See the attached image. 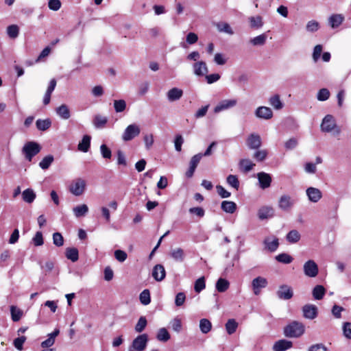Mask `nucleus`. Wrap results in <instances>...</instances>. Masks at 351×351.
Masks as SVG:
<instances>
[{
    "instance_id": "f257e3e1",
    "label": "nucleus",
    "mask_w": 351,
    "mask_h": 351,
    "mask_svg": "<svg viewBox=\"0 0 351 351\" xmlns=\"http://www.w3.org/2000/svg\"><path fill=\"white\" fill-rule=\"evenodd\" d=\"M304 325L298 321H293L284 328L285 335L291 338L299 337L304 333Z\"/></svg>"
},
{
    "instance_id": "f03ea898",
    "label": "nucleus",
    "mask_w": 351,
    "mask_h": 351,
    "mask_svg": "<svg viewBox=\"0 0 351 351\" xmlns=\"http://www.w3.org/2000/svg\"><path fill=\"white\" fill-rule=\"evenodd\" d=\"M40 149L41 147L38 143L30 141L24 145L22 152L25 154V158L31 161L32 158L40 152Z\"/></svg>"
},
{
    "instance_id": "7ed1b4c3",
    "label": "nucleus",
    "mask_w": 351,
    "mask_h": 351,
    "mask_svg": "<svg viewBox=\"0 0 351 351\" xmlns=\"http://www.w3.org/2000/svg\"><path fill=\"white\" fill-rule=\"evenodd\" d=\"M321 130L325 132H330L332 130H335L336 134H339L341 133V130L336 125V121L334 117L330 115H326L322 121L321 124Z\"/></svg>"
},
{
    "instance_id": "20e7f679",
    "label": "nucleus",
    "mask_w": 351,
    "mask_h": 351,
    "mask_svg": "<svg viewBox=\"0 0 351 351\" xmlns=\"http://www.w3.org/2000/svg\"><path fill=\"white\" fill-rule=\"evenodd\" d=\"M148 335L142 334L137 336L128 348V351H143L147 345Z\"/></svg>"
},
{
    "instance_id": "39448f33",
    "label": "nucleus",
    "mask_w": 351,
    "mask_h": 351,
    "mask_svg": "<svg viewBox=\"0 0 351 351\" xmlns=\"http://www.w3.org/2000/svg\"><path fill=\"white\" fill-rule=\"evenodd\" d=\"M140 133L141 128L137 124H130L125 129L122 134V140L125 142L132 141L138 136Z\"/></svg>"
},
{
    "instance_id": "423d86ee",
    "label": "nucleus",
    "mask_w": 351,
    "mask_h": 351,
    "mask_svg": "<svg viewBox=\"0 0 351 351\" xmlns=\"http://www.w3.org/2000/svg\"><path fill=\"white\" fill-rule=\"evenodd\" d=\"M238 100L237 99H223L218 103L214 108L215 113H219L234 108L237 104Z\"/></svg>"
},
{
    "instance_id": "0eeeda50",
    "label": "nucleus",
    "mask_w": 351,
    "mask_h": 351,
    "mask_svg": "<svg viewBox=\"0 0 351 351\" xmlns=\"http://www.w3.org/2000/svg\"><path fill=\"white\" fill-rule=\"evenodd\" d=\"M304 274L310 278L317 276L319 272V269L317 263L313 260L306 261L303 267Z\"/></svg>"
},
{
    "instance_id": "6e6552de",
    "label": "nucleus",
    "mask_w": 351,
    "mask_h": 351,
    "mask_svg": "<svg viewBox=\"0 0 351 351\" xmlns=\"http://www.w3.org/2000/svg\"><path fill=\"white\" fill-rule=\"evenodd\" d=\"M86 187V182L82 178H78L75 180L70 186V191L75 196L81 195Z\"/></svg>"
},
{
    "instance_id": "1a4fd4ad",
    "label": "nucleus",
    "mask_w": 351,
    "mask_h": 351,
    "mask_svg": "<svg viewBox=\"0 0 351 351\" xmlns=\"http://www.w3.org/2000/svg\"><path fill=\"white\" fill-rule=\"evenodd\" d=\"M268 285L267 280L262 276H258L252 280V287L254 293L258 295L261 293V289L265 288Z\"/></svg>"
},
{
    "instance_id": "9d476101",
    "label": "nucleus",
    "mask_w": 351,
    "mask_h": 351,
    "mask_svg": "<svg viewBox=\"0 0 351 351\" xmlns=\"http://www.w3.org/2000/svg\"><path fill=\"white\" fill-rule=\"evenodd\" d=\"M302 313L306 319H314L317 317L318 308L314 304H308L302 307Z\"/></svg>"
},
{
    "instance_id": "9b49d317",
    "label": "nucleus",
    "mask_w": 351,
    "mask_h": 351,
    "mask_svg": "<svg viewBox=\"0 0 351 351\" xmlns=\"http://www.w3.org/2000/svg\"><path fill=\"white\" fill-rule=\"evenodd\" d=\"M294 203V199L290 195H282L278 200V207L282 210L287 211L293 207Z\"/></svg>"
},
{
    "instance_id": "f8f14e48",
    "label": "nucleus",
    "mask_w": 351,
    "mask_h": 351,
    "mask_svg": "<svg viewBox=\"0 0 351 351\" xmlns=\"http://www.w3.org/2000/svg\"><path fill=\"white\" fill-rule=\"evenodd\" d=\"M278 298L287 300L291 299L293 295V292L291 287L283 285L280 286L279 289L276 292Z\"/></svg>"
},
{
    "instance_id": "ddd939ff",
    "label": "nucleus",
    "mask_w": 351,
    "mask_h": 351,
    "mask_svg": "<svg viewBox=\"0 0 351 351\" xmlns=\"http://www.w3.org/2000/svg\"><path fill=\"white\" fill-rule=\"evenodd\" d=\"M247 145L251 149H257L261 146V138L257 134H251L247 138Z\"/></svg>"
},
{
    "instance_id": "4468645a",
    "label": "nucleus",
    "mask_w": 351,
    "mask_h": 351,
    "mask_svg": "<svg viewBox=\"0 0 351 351\" xmlns=\"http://www.w3.org/2000/svg\"><path fill=\"white\" fill-rule=\"evenodd\" d=\"M257 178L262 189H265L271 186L272 181L271 176L265 172H260L257 173Z\"/></svg>"
},
{
    "instance_id": "2eb2a0df",
    "label": "nucleus",
    "mask_w": 351,
    "mask_h": 351,
    "mask_svg": "<svg viewBox=\"0 0 351 351\" xmlns=\"http://www.w3.org/2000/svg\"><path fill=\"white\" fill-rule=\"evenodd\" d=\"M193 73L197 76L206 75L208 72L206 63L204 61H197L193 64Z\"/></svg>"
},
{
    "instance_id": "dca6fc26",
    "label": "nucleus",
    "mask_w": 351,
    "mask_h": 351,
    "mask_svg": "<svg viewBox=\"0 0 351 351\" xmlns=\"http://www.w3.org/2000/svg\"><path fill=\"white\" fill-rule=\"evenodd\" d=\"M255 115L258 118L267 120L273 117V112L269 107L260 106L256 108Z\"/></svg>"
},
{
    "instance_id": "f3484780",
    "label": "nucleus",
    "mask_w": 351,
    "mask_h": 351,
    "mask_svg": "<svg viewBox=\"0 0 351 351\" xmlns=\"http://www.w3.org/2000/svg\"><path fill=\"white\" fill-rule=\"evenodd\" d=\"M308 199L314 203L317 202L322 197L321 191L315 187H308L306 191Z\"/></svg>"
},
{
    "instance_id": "a211bd4d",
    "label": "nucleus",
    "mask_w": 351,
    "mask_h": 351,
    "mask_svg": "<svg viewBox=\"0 0 351 351\" xmlns=\"http://www.w3.org/2000/svg\"><path fill=\"white\" fill-rule=\"evenodd\" d=\"M183 95V90L179 88H172L167 93V98L169 101L173 102L179 100Z\"/></svg>"
},
{
    "instance_id": "6ab92c4d",
    "label": "nucleus",
    "mask_w": 351,
    "mask_h": 351,
    "mask_svg": "<svg viewBox=\"0 0 351 351\" xmlns=\"http://www.w3.org/2000/svg\"><path fill=\"white\" fill-rule=\"evenodd\" d=\"M274 215V210L271 206H265L258 210V218L261 220L271 218Z\"/></svg>"
},
{
    "instance_id": "aec40b11",
    "label": "nucleus",
    "mask_w": 351,
    "mask_h": 351,
    "mask_svg": "<svg viewBox=\"0 0 351 351\" xmlns=\"http://www.w3.org/2000/svg\"><path fill=\"white\" fill-rule=\"evenodd\" d=\"M263 243L265 247L271 252H275L279 245L278 239L275 237H266L264 239Z\"/></svg>"
},
{
    "instance_id": "412c9836",
    "label": "nucleus",
    "mask_w": 351,
    "mask_h": 351,
    "mask_svg": "<svg viewBox=\"0 0 351 351\" xmlns=\"http://www.w3.org/2000/svg\"><path fill=\"white\" fill-rule=\"evenodd\" d=\"M165 269L162 265L158 264L154 266L152 276L156 281H162L165 278Z\"/></svg>"
},
{
    "instance_id": "4be33fe9",
    "label": "nucleus",
    "mask_w": 351,
    "mask_h": 351,
    "mask_svg": "<svg viewBox=\"0 0 351 351\" xmlns=\"http://www.w3.org/2000/svg\"><path fill=\"white\" fill-rule=\"evenodd\" d=\"M293 346L291 341L287 339H281L276 341L273 346L274 351H285Z\"/></svg>"
},
{
    "instance_id": "5701e85b",
    "label": "nucleus",
    "mask_w": 351,
    "mask_h": 351,
    "mask_svg": "<svg viewBox=\"0 0 351 351\" xmlns=\"http://www.w3.org/2000/svg\"><path fill=\"white\" fill-rule=\"evenodd\" d=\"M56 112L62 119H69L71 117V112L66 104H62L56 108Z\"/></svg>"
},
{
    "instance_id": "b1692460",
    "label": "nucleus",
    "mask_w": 351,
    "mask_h": 351,
    "mask_svg": "<svg viewBox=\"0 0 351 351\" xmlns=\"http://www.w3.org/2000/svg\"><path fill=\"white\" fill-rule=\"evenodd\" d=\"M236 203L232 201H223L221 204V208L226 213L232 214L237 210Z\"/></svg>"
},
{
    "instance_id": "393cba45",
    "label": "nucleus",
    "mask_w": 351,
    "mask_h": 351,
    "mask_svg": "<svg viewBox=\"0 0 351 351\" xmlns=\"http://www.w3.org/2000/svg\"><path fill=\"white\" fill-rule=\"evenodd\" d=\"M90 139L91 137L90 136L84 135L77 145L78 149L83 152H87L90 148Z\"/></svg>"
},
{
    "instance_id": "a878e982",
    "label": "nucleus",
    "mask_w": 351,
    "mask_h": 351,
    "mask_svg": "<svg viewBox=\"0 0 351 351\" xmlns=\"http://www.w3.org/2000/svg\"><path fill=\"white\" fill-rule=\"evenodd\" d=\"M344 17L341 14H332L330 16L328 22L332 28L338 27L343 21Z\"/></svg>"
},
{
    "instance_id": "bb28decb",
    "label": "nucleus",
    "mask_w": 351,
    "mask_h": 351,
    "mask_svg": "<svg viewBox=\"0 0 351 351\" xmlns=\"http://www.w3.org/2000/svg\"><path fill=\"white\" fill-rule=\"evenodd\" d=\"M36 193L32 189H27L22 193V197L24 202L31 204L36 199Z\"/></svg>"
},
{
    "instance_id": "cd10ccee",
    "label": "nucleus",
    "mask_w": 351,
    "mask_h": 351,
    "mask_svg": "<svg viewBox=\"0 0 351 351\" xmlns=\"http://www.w3.org/2000/svg\"><path fill=\"white\" fill-rule=\"evenodd\" d=\"M269 104L276 110H281L284 104L280 100V96L278 95H274L269 99Z\"/></svg>"
},
{
    "instance_id": "c85d7f7f",
    "label": "nucleus",
    "mask_w": 351,
    "mask_h": 351,
    "mask_svg": "<svg viewBox=\"0 0 351 351\" xmlns=\"http://www.w3.org/2000/svg\"><path fill=\"white\" fill-rule=\"evenodd\" d=\"M66 257L72 262H76L79 258L78 250L75 247H68L66 249Z\"/></svg>"
},
{
    "instance_id": "c756f323",
    "label": "nucleus",
    "mask_w": 351,
    "mask_h": 351,
    "mask_svg": "<svg viewBox=\"0 0 351 351\" xmlns=\"http://www.w3.org/2000/svg\"><path fill=\"white\" fill-rule=\"evenodd\" d=\"M170 255L175 261L179 262H182L185 257L184 252L180 247L172 250Z\"/></svg>"
},
{
    "instance_id": "7c9ffc66",
    "label": "nucleus",
    "mask_w": 351,
    "mask_h": 351,
    "mask_svg": "<svg viewBox=\"0 0 351 351\" xmlns=\"http://www.w3.org/2000/svg\"><path fill=\"white\" fill-rule=\"evenodd\" d=\"M215 26L219 32H223L228 35L234 34L232 27L226 22L217 23Z\"/></svg>"
},
{
    "instance_id": "2f4dec72",
    "label": "nucleus",
    "mask_w": 351,
    "mask_h": 351,
    "mask_svg": "<svg viewBox=\"0 0 351 351\" xmlns=\"http://www.w3.org/2000/svg\"><path fill=\"white\" fill-rule=\"evenodd\" d=\"M255 165L249 159H242L239 162V167L244 173L250 171Z\"/></svg>"
},
{
    "instance_id": "473e14b6",
    "label": "nucleus",
    "mask_w": 351,
    "mask_h": 351,
    "mask_svg": "<svg viewBox=\"0 0 351 351\" xmlns=\"http://www.w3.org/2000/svg\"><path fill=\"white\" fill-rule=\"evenodd\" d=\"M107 121L108 119L106 117L97 114L95 116L93 123L96 128H102L106 125Z\"/></svg>"
},
{
    "instance_id": "72a5a7b5",
    "label": "nucleus",
    "mask_w": 351,
    "mask_h": 351,
    "mask_svg": "<svg viewBox=\"0 0 351 351\" xmlns=\"http://www.w3.org/2000/svg\"><path fill=\"white\" fill-rule=\"evenodd\" d=\"M73 211L76 217H80L86 215L88 207L86 204H81L73 208Z\"/></svg>"
},
{
    "instance_id": "f704fd0d",
    "label": "nucleus",
    "mask_w": 351,
    "mask_h": 351,
    "mask_svg": "<svg viewBox=\"0 0 351 351\" xmlns=\"http://www.w3.org/2000/svg\"><path fill=\"white\" fill-rule=\"evenodd\" d=\"M36 128L40 131H45L51 125V121L49 119H38L36 122Z\"/></svg>"
},
{
    "instance_id": "c9c22d12",
    "label": "nucleus",
    "mask_w": 351,
    "mask_h": 351,
    "mask_svg": "<svg viewBox=\"0 0 351 351\" xmlns=\"http://www.w3.org/2000/svg\"><path fill=\"white\" fill-rule=\"evenodd\" d=\"M326 292L325 288L322 285H316L313 289V296L315 300L323 298Z\"/></svg>"
},
{
    "instance_id": "e433bc0d",
    "label": "nucleus",
    "mask_w": 351,
    "mask_h": 351,
    "mask_svg": "<svg viewBox=\"0 0 351 351\" xmlns=\"http://www.w3.org/2000/svg\"><path fill=\"white\" fill-rule=\"evenodd\" d=\"M199 328L202 333L206 334L210 331L212 328L211 322L207 319H202L199 321Z\"/></svg>"
},
{
    "instance_id": "4c0bfd02",
    "label": "nucleus",
    "mask_w": 351,
    "mask_h": 351,
    "mask_svg": "<svg viewBox=\"0 0 351 351\" xmlns=\"http://www.w3.org/2000/svg\"><path fill=\"white\" fill-rule=\"evenodd\" d=\"M10 313L13 322L19 321L23 316V311L15 306H10Z\"/></svg>"
},
{
    "instance_id": "58836bf2",
    "label": "nucleus",
    "mask_w": 351,
    "mask_h": 351,
    "mask_svg": "<svg viewBox=\"0 0 351 351\" xmlns=\"http://www.w3.org/2000/svg\"><path fill=\"white\" fill-rule=\"evenodd\" d=\"M249 21L252 28L259 29L263 25L261 16H251L249 18Z\"/></svg>"
},
{
    "instance_id": "ea45409f",
    "label": "nucleus",
    "mask_w": 351,
    "mask_h": 351,
    "mask_svg": "<svg viewBox=\"0 0 351 351\" xmlns=\"http://www.w3.org/2000/svg\"><path fill=\"white\" fill-rule=\"evenodd\" d=\"M156 338L158 341L166 342L170 339V335L165 328L158 330Z\"/></svg>"
},
{
    "instance_id": "a19ab883",
    "label": "nucleus",
    "mask_w": 351,
    "mask_h": 351,
    "mask_svg": "<svg viewBox=\"0 0 351 351\" xmlns=\"http://www.w3.org/2000/svg\"><path fill=\"white\" fill-rule=\"evenodd\" d=\"M267 40V36L265 34H262L257 36L250 40V43L254 46H262L265 45Z\"/></svg>"
},
{
    "instance_id": "79ce46f5",
    "label": "nucleus",
    "mask_w": 351,
    "mask_h": 351,
    "mask_svg": "<svg viewBox=\"0 0 351 351\" xmlns=\"http://www.w3.org/2000/svg\"><path fill=\"white\" fill-rule=\"evenodd\" d=\"M287 239L289 243H297L300 239V234L298 230H291L287 234Z\"/></svg>"
},
{
    "instance_id": "37998d69",
    "label": "nucleus",
    "mask_w": 351,
    "mask_h": 351,
    "mask_svg": "<svg viewBox=\"0 0 351 351\" xmlns=\"http://www.w3.org/2000/svg\"><path fill=\"white\" fill-rule=\"evenodd\" d=\"M229 287V282L227 280L219 278L216 283V289L219 292H224Z\"/></svg>"
},
{
    "instance_id": "c03bdc74",
    "label": "nucleus",
    "mask_w": 351,
    "mask_h": 351,
    "mask_svg": "<svg viewBox=\"0 0 351 351\" xmlns=\"http://www.w3.org/2000/svg\"><path fill=\"white\" fill-rule=\"evenodd\" d=\"M238 326V324L234 319H229L226 324V329L229 335H232L235 332Z\"/></svg>"
},
{
    "instance_id": "a18cd8bd",
    "label": "nucleus",
    "mask_w": 351,
    "mask_h": 351,
    "mask_svg": "<svg viewBox=\"0 0 351 351\" xmlns=\"http://www.w3.org/2000/svg\"><path fill=\"white\" fill-rule=\"evenodd\" d=\"M53 161V156L51 155H48L43 158V160L39 162V167L42 169H47L51 163Z\"/></svg>"
},
{
    "instance_id": "49530a36",
    "label": "nucleus",
    "mask_w": 351,
    "mask_h": 351,
    "mask_svg": "<svg viewBox=\"0 0 351 351\" xmlns=\"http://www.w3.org/2000/svg\"><path fill=\"white\" fill-rule=\"evenodd\" d=\"M227 183L236 189L239 190V181L237 176L234 175H229L226 178Z\"/></svg>"
},
{
    "instance_id": "de8ad7c7",
    "label": "nucleus",
    "mask_w": 351,
    "mask_h": 351,
    "mask_svg": "<svg viewBox=\"0 0 351 351\" xmlns=\"http://www.w3.org/2000/svg\"><path fill=\"white\" fill-rule=\"evenodd\" d=\"M139 299H140L141 302L143 305L149 304L151 302L149 291L148 289L143 290L140 293Z\"/></svg>"
},
{
    "instance_id": "09e8293b",
    "label": "nucleus",
    "mask_w": 351,
    "mask_h": 351,
    "mask_svg": "<svg viewBox=\"0 0 351 351\" xmlns=\"http://www.w3.org/2000/svg\"><path fill=\"white\" fill-rule=\"evenodd\" d=\"M147 324V322L146 317L144 316H141L138 319V320L135 326L136 332H141L145 328Z\"/></svg>"
},
{
    "instance_id": "8fccbe9b",
    "label": "nucleus",
    "mask_w": 351,
    "mask_h": 351,
    "mask_svg": "<svg viewBox=\"0 0 351 351\" xmlns=\"http://www.w3.org/2000/svg\"><path fill=\"white\" fill-rule=\"evenodd\" d=\"M7 33L10 38H16L19 34V28L16 25H9L7 28Z\"/></svg>"
},
{
    "instance_id": "3c124183",
    "label": "nucleus",
    "mask_w": 351,
    "mask_h": 351,
    "mask_svg": "<svg viewBox=\"0 0 351 351\" xmlns=\"http://www.w3.org/2000/svg\"><path fill=\"white\" fill-rule=\"evenodd\" d=\"M277 261L285 264H289L293 261V258L288 254L282 253L276 256Z\"/></svg>"
},
{
    "instance_id": "603ef678",
    "label": "nucleus",
    "mask_w": 351,
    "mask_h": 351,
    "mask_svg": "<svg viewBox=\"0 0 351 351\" xmlns=\"http://www.w3.org/2000/svg\"><path fill=\"white\" fill-rule=\"evenodd\" d=\"M114 108L116 112H122L126 108V102L123 99L114 101Z\"/></svg>"
},
{
    "instance_id": "864d4df0",
    "label": "nucleus",
    "mask_w": 351,
    "mask_h": 351,
    "mask_svg": "<svg viewBox=\"0 0 351 351\" xmlns=\"http://www.w3.org/2000/svg\"><path fill=\"white\" fill-rule=\"evenodd\" d=\"M205 287H206V284H205L204 277H201L195 281L194 289L197 293H199L203 289H204Z\"/></svg>"
},
{
    "instance_id": "5fc2aeb1",
    "label": "nucleus",
    "mask_w": 351,
    "mask_h": 351,
    "mask_svg": "<svg viewBox=\"0 0 351 351\" xmlns=\"http://www.w3.org/2000/svg\"><path fill=\"white\" fill-rule=\"evenodd\" d=\"M330 97V91L327 88H322L320 89L317 95V99L319 101H326Z\"/></svg>"
},
{
    "instance_id": "6e6d98bb",
    "label": "nucleus",
    "mask_w": 351,
    "mask_h": 351,
    "mask_svg": "<svg viewBox=\"0 0 351 351\" xmlns=\"http://www.w3.org/2000/svg\"><path fill=\"white\" fill-rule=\"evenodd\" d=\"M267 156V152L265 149L257 150L253 156V158L258 162L263 161Z\"/></svg>"
},
{
    "instance_id": "4d7b16f0",
    "label": "nucleus",
    "mask_w": 351,
    "mask_h": 351,
    "mask_svg": "<svg viewBox=\"0 0 351 351\" xmlns=\"http://www.w3.org/2000/svg\"><path fill=\"white\" fill-rule=\"evenodd\" d=\"M53 243L58 247L62 246L64 244V239L62 234L59 232H55L53 234Z\"/></svg>"
},
{
    "instance_id": "13d9d810",
    "label": "nucleus",
    "mask_w": 351,
    "mask_h": 351,
    "mask_svg": "<svg viewBox=\"0 0 351 351\" xmlns=\"http://www.w3.org/2000/svg\"><path fill=\"white\" fill-rule=\"evenodd\" d=\"M344 311L345 309L342 306L335 304L332 308L331 312L335 318L340 319L341 317V313Z\"/></svg>"
},
{
    "instance_id": "bf43d9fd",
    "label": "nucleus",
    "mask_w": 351,
    "mask_h": 351,
    "mask_svg": "<svg viewBox=\"0 0 351 351\" xmlns=\"http://www.w3.org/2000/svg\"><path fill=\"white\" fill-rule=\"evenodd\" d=\"M170 324H171V328L177 332H179L182 329V323H181L180 319H179V318L176 317L175 319H173L170 322Z\"/></svg>"
},
{
    "instance_id": "052dcab7",
    "label": "nucleus",
    "mask_w": 351,
    "mask_h": 351,
    "mask_svg": "<svg viewBox=\"0 0 351 351\" xmlns=\"http://www.w3.org/2000/svg\"><path fill=\"white\" fill-rule=\"evenodd\" d=\"M114 256L118 261L122 263L126 260L128 255L125 252L121 250H117L114 251Z\"/></svg>"
},
{
    "instance_id": "680f3d73",
    "label": "nucleus",
    "mask_w": 351,
    "mask_h": 351,
    "mask_svg": "<svg viewBox=\"0 0 351 351\" xmlns=\"http://www.w3.org/2000/svg\"><path fill=\"white\" fill-rule=\"evenodd\" d=\"M61 2L60 0H49L48 7L53 11H58L61 8Z\"/></svg>"
},
{
    "instance_id": "e2e57ef3",
    "label": "nucleus",
    "mask_w": 351,
    "mask_h": 351,
    "mask_svg": "<svg viewBox=\"0 0 351 351\" xmlns=\"http://www.w3.org/2000/svg\"><path fill=\"white\" fill-rule=\"evenodd\" d=\"M319 23L315 21H310L306 24V30L310 32H314L318 30Z\"/></svg>"
},
{
    "instance_id": "0e129e2a",
    "label": "nucleus",
    "mask_w": 351,
    "mask_h": 351,
    "mask_svg": "<svg viewBox=\"0 0 351 351\" xmlns=\"http://www.w3.org/2000/svg\"><path fill=\"white\" fill-rule=\"evenodd\" d=\"M189 211L191 214L195 215L196 216H197L199 218L203 217L205 214L204 210L201 207L191 208H189Z\"/></svg>"
},
{
    "instance_id": "69168bd1",
    "label": "nucleus",
    "mask_w": 351,
    "mask_h": 351,
    "mask_svg": "<svg viewBox=\"0 0 351 351\" xmlns=\"http://www.w3.org/2000/svg\"><path fill=\"white\" fill-rule=\"evenodd\" d=\"M100 151L103 158L108 159L111 158V150L105 144H103L100 146Z\"/></svg>"
},
{
    "instance_id": "338daca9",
    "label": "nucleus",
    "mask_w": 351,
    "mask_h": 351,
    "mask_svg": "<svg viewBox=\"0 0 351 351\" xmlns=\"http://www.w3.org/2000/svg\"><path fill=\"white\" fill-rule=\"evenodd\" d=\"M343 334L348 339H351V323L345 322L343 326Z\"/></svg>"
},
{
    "instance_id": "774afa93",
    "label": "nucleus",
    "mask_w": 351,
    "mask_h": 351,
    "mask_svg": "<svg viewBox=\"0 0 351 351\" xmlns=\"http://www.w3.org/2000/svg\"><path fill=\"white\" fill-rule=\"evenodd\" d=\"M308 351H328L326 346L322 343L314 344L308 348Z\"/></svg>"
}]
</instances>
